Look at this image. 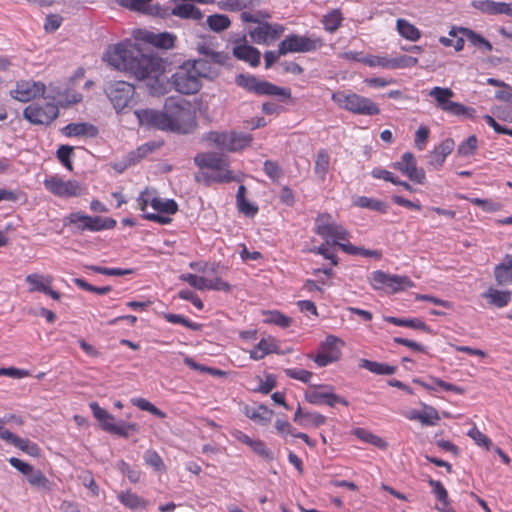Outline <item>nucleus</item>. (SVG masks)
<instances>
[{
  "label": "nucleus",
  "mask_w": 512,
  "mask_h": 512,
  "mask_svg": "<svg viewBox=\"0 0 512 512\" xmlns=\"http://www.w3.org/2000/svg\"><path fill=\"white\" fill-rule=\"evenodd\" d=\"M396 28L398 33L409 41H417L421 37L420 30L405 19H398L396 21Z\"/></svg>",
  "instance_id": "473e14b6"
},
{
  "label": "nucleus",
  "mask_w": 512,
  "mask_h": 512,
  "mask_svg": "<svg viewBox=\"0 0 512 512\" xmlns=\"http://www.w3.org/2000/svg\"><path fill=\"white\" fill-rule=\"evenodd\" d=\"M418 59L416 57L401 55L396 58H391L390 69L411 68L417 65Z\"/></svg>",
  "instance_id": "603ef678"
},
{
  "label": "nucleus",
  "mask_w": 512,
  "mask_h": 512,
  "mask_svg": "<svg viewBox=\"0 0 512 512\" xmlns=\"http://www.w3.org/2000/svg\"><path fill=\"white\" fill-rule=\"evenodd\" d=\"M139 124L148 129H158L167 131L169 121L166 117L165 111L161 112L154 109H138L134 111Z\"/></svg>",
  "instance_id": "a211bd4d"
},
{
  "label": "nucleus",
  "mask_w": 512,
  "mask_h": 512,
  "mask_svg": "<svg viewBox=\"0 0 512 512\" xmlns=\"http://www.w3.org/2000/svg\"><path fill=\"white\" fill-rule=\"evenodd\" d=\"M141 39L156 48L170 49L174 46L176 37L168 32L154 33L149 31L141 32Z\"/></svg>",
  "instance_id": "5701e85b"
},
{
  "label": "nucleus",
  "mask_w": 512,
  "mask_h": 512,
  "mask_svg": "<svg viewBox=\"0 0 512 512\" xmlns=\"http://www.w3.org/2000/svg\"><path fill=\"white\" fill-rule=\"evenodd\" d=\"M429 95L435 99L437 108L450 115L466 119L475 117L476 111L474 108L451 101L455 94L450 88L436 86L430 90Z\"/></svg>",
  "instance_id": "0eeeda50"
},
{
  "label": "nucleus",
  "mask_w": 512,
  "mask_h": 512,
  "mask_svg": "<svg viewBox=\"0 0 512 512\" xmlns=\"http://www.w3.org/2000/svg\"><path fill=\"white\" fill-rule=\"evenodd\" d=\"M15 447L19 448L23 452L27 453L30 456L38 457L40 456V448L37 444L31 442L29 439H24L18 437L16 439Z\"/></svg>",
  "instance_id": "3c124183"
},
{
  "label": "nucleus",
  "mask_w": 512,
  "mask_h": 512,
  "mask_svg": "<svg viewBox=\"0 0 512 512\" xmlns=\"http://www.w3.org/2000/svg\"><path fill=\"white\" fill-rule=\"evenodd\" d=\"M477 147L478 139L475 135H471L458 146L457 152L461 156H471L475 153Z\"/></svg>",
  "instance_id": "8fccbe9b"
},
{
  "label": "nucleus",
  "mask_w": 512,
  "mask_h": 512,
  "mask_svg": "<svg viewBox=\"0 0 512 512\" xmlns=\"http://www.w3.org/2000/svg\"><path fill=\"white\" fill-rule=\"evenodd\" d=\"M105 93L115 110L120 112L133 102L135 88L126 81H112L107 83Z\"/></svg>",
  "instance_id": "9d476101"
},
{
  "label": "nucleus",
  "mask_w": 512,
  "mask_h": 512,
  "mask_svg": "<svg viewBox=\"0 0 512 512\" xmlns=\"http://www.w3.org/2000/svg\"><path fill=\"white\" fill-rule=\"evenodd\" d=\"M323 45V39L315 35L291 34L280 42L279 54L313 52Z\"/></svg>",
  "instance_id": "1a4fd4ad"
},
{
  "label": "nucleus",
  "mask_w": 512,
  "mask_h": 512,
  "mask_svg": "<svg viewBox=\"0 0 512 512\" xmlns=\"http://www.w3.org/2000/svg\"><path fill=\"white\" fill-rule=\"evenodd\" d=\"M170 14L182 19H192L195 21L202 20L204 16L198 7L189 3L177 4L172 8Z\"/></svg>",
  "instance_id": "cd10ccee"
},
{
  "label": "nucleus",
  "mask_w": 512,
  "mask_h": 512,
  "mask_svg": "<svg viewBox=\"0 0 512 512\" xmlns=\"http://www.w3.org/2000/svg\"><path fill=\"white\" fill-rule=\"evenodd\" d=\"M332 100L339 107L354 114L373 116L380 113V109L371 99L356 93L335 92Z\"/></svg>",
  "instance_id": "423d86ee"
},
{
  "label": "nucleus",
  "mask_w": 512,
  "mask_h": 512,
  "mask_svg": "<svg viewBox=\"0 0 512 512\" xmlns=\"http://www.w3.org/2000/svg\"><path fill=\"white\" fill-rule=\"evenodd\" d=\"M392 167L415 183L422 184L425 180V171L417 167L416 158L411 152H405L401 160L393 163Z\"/></svg>",
  "instance_id": "f3484780"
},
{
  "label": "nucleus",
  "mask_w": 512,
  "mask_h": 512,
  "mask_svg": "<svg viewBox=\"0 0 512 512\" xmlns=\"http://www.w3.org/2000/svg\"><path fill=\"white\" fill-rule=\"evenodd\" d=\"M151 0H120L119 3L133 11L144 12L149 15L165 17L167 16L168 9L161 8L159 5H150Z\"/></svg>",
  "instance_id": "412c9836"
},
{
  "label": "nucleus",
  "mask_w": 512,
  "mask_h": 512,
  "mask_svg": "<svg viewBox=\"0 0 512 512\" xmlns=\"http://www.w3.org/2000/svg\"><path fill=\"white\" fill-rule=\"evenodd\" d=\"M164 111L169 121L167 131L189 134L196 127L195 117L189 102L182 98L169 97L164 104Z\"/></svg>",
  "instance_id": "f03ea898"
},
{
  "label": "nucleus",
  "mask_w": 512,
  "mask_h": 512,
  "mask_svg": "<svg viewBox=\"0 0 512 512\" xmlns=\"http://www.w3.org/2000/svg\"><path fill=\"white\" fill-rule=\"evenodd\" d=\"M355 435L359 439H361L369 444H372L380 449H385L387 447V442L384 439H382L381 437H379L377 435L370 433L369 431H367L365 429H362V428L356 429Z\"/></svg>",
  "instance_id": "49530a36"
},
{
  "label": "nucleus",
  "mask_w": 512,
  "mask_h": 512,
  "mask_svg": "<svg viewBox=\"0 0 512 512\" xmlns=\"http://www.w3.org/2000/svg\"><path fill=\"white\" fill-rule=\"evenodd\" d=\"M111 434L118 435L120 437L127 438L130 433H136L139 431V425L136 423H130L123 420L118 421L111 426Z\"/></svg>",
  "instance_id": "37998d69"
},
{
  "label": "nucleus",
  "mask_w": 512,
  "mask_h": 512,
  "mask_svg": "<svg viewBox=\"0 0 512 512\" xmlns=\"http://www.w3.org/2000/svg\"><path fill=\"white\" fill-rule=\"evenodd\" d=\"M329 168L330 156L325 149H320L316 155L314 172L321 181H324Z\"/></svg>",
  "instance_id": "72a5a7b5"
},
{
  "label": "nucleus",
  "mask_w": 512,
  "mask_h": 512,
  "mask_svg": "<svg viewBox=\"0 0 512 512\" xmlns=\"http://www.w3.org/2000/svg\"><path fill=\"white\" fill-rule=\"evenodd\" d=\"M251 448L256 454L267 461H272L274 459L273 453L266 447L265 443L260 440H255Z\"/></svg>",
  "instance_id": "774afa93"
},
{
  "label": "nucleus",
  "mask_w": 512,
  "mask_h": 512,
  "mask_svg": "<svg viewBox=\"0 0 512 512\" xmlns=\"http://www.w3.org/2000/svg\"><path fill=\"white\" fill-rule=\"evenodd\" d=\"M342 20L341 12L335 9L323 17L322 23L327 31L334 32L340 27Z\"/></svg>",
  "instance_id": "de8ad7c7"
},
{
  "label": "nucleus",
  "mask_w": 512,
  "mask_h": 512,
  "mask_svg": "<svg viewBox=\"0 0 512 512\" xmlns=\"http://www.w3.org/2000/svg\"><path fill=\"white\" fill-rule=\"evenodd\" d=\"M43 184L49 192L59 197H76L82 193L79 182L75 180L64 181L58 176L46 178Z\"/></svg>",
  "instance_id": "dca6fc26"
},
{
  "label": "nucleus",
  "mask_w": 512,
  "mask_h": 512,
  "mask_svg": "<svg viewBox=\"0 0 512 512\" xmlns=\"http://www.w3.org/2000/svg\"><path fill=\"white\" fill-rule=\"evenodd\" d=\"M28 483L46 491H50L52 489V483L50 480L42 473L41 470L32 468V472L27 475Z\"/></svg>",
  "instance_id": "4c0bfd02"
},
{
  "label": "nucleus",
  "mask_w": 512,
  "mask_h": 512,
  "mask_svg": "<svg viewBox=\"0 0 512 512\" xmlns=\"http://www.w3.org/2000/svg\"><path fill=\"white\" fill-rule=\"evenodd\" d=\"M151 206L159 213L175 214L178 211V204L173 199L153 197L151 199Z\"/></svg>",
  "instance_id": "58836bf2"
},
{
  "label": "nucleus",
  "mask_w": 512,
  "mask_h": 512,
  "mask_svg": "<svg viewBox=\"0 0 512 512\" xmlns=\"http://www.w3.org/2000/svg\"><path fill=\"white\" fill-rule=\"evenodd\" d=\"M359 366L377 375H392L397 371L396 366L367 359H361Z\"/></svg>",
  "instance_id": "7c9ffc66"
},
{
  "label": "nucleus",
  "mask_w": 512,
  "mask_h": 512,
  "mask_svg": "<svg viewBox=\"0 0 512 512\" xmlns=\"http://www.w3.org/2000/svg\"><path fill=\"white\" fill-rule=\"evenodd\" d=\"M263 170L273 181L279 180L283 176L282 169L275 161L266 160Z\"/></svg>",
  "instance_id": "e2e57ef3"
},
{
  "label": "nucleus",
  "mask_w": 512,
  "mask_h": 512,
  "mask_svg": "<svg viewBox=\"0 0 512 512\" xmlns=\"http://www.w3.org/2000/svg\"><path fill=\"white\" fill-rule=\"evenodd\" d=\"M180 279L198 290H205L207 286V278L200 277L195 274H182Z\"/></svg>",
  "instance_id": "052dcab7"
},
{
  "label": "nucleus",
  "mask_w": 512,
  "mask_h": 512,
  "mask_svg": "<svg viewBox=\"0 0 512 512\" xmlns=\"http://www.w3.org/2000/svg\"><path fill=\"white\" fill-rule=\"evenodd\" d=\"M493 274L499 286L512 285V255L506 254L502 262L494 267Z\"/></svg>",
  "instance_id": "b1692460"
},
{
  "label": "nucleus",
  "mask_w": 512,
  "mask_h": 512,
  "mask_svg": "<svg viewBox=\"0 0 512 512\" xmlns=\"http://www.w3.org/2000/svg\"><path fill=\"white\" fill-rule=\"evenodd\" d=\"M428 484L432 487V493L443 505H449L448 492L440 481L432 478L428 479Z\"/></svg>",
  "instance_id": "09e8293b"
},
{
  "label": "nucleus",
  "mask_w": 512,
  "mask_h": 512,
  "mask_svg": "<svg viewBox=\"0 0 512 512\" xmlns=\"http://www.w3.org/2000/svg\"><path fill=\"white\" fill-rule=\"evenodd\" d=\"M70 224L77 225L81 231H101L105 229H112L116 226V220L112 218H103L101 216H89L82 212L70 213L67 217Z\"/></svg>",
  "instance_id": "4468645a"
},
{
  "label": "nucleus",
  "mask_w": 512,
  "mask_h": 512,
  "mask_svg": "<svg viewBox=\"0 0 512 512\" xmlns=\"http://www.w3.org/2000/svg\"><path fill=\"white\" fill-rule=\"evenodd\" d=\"M471 6L487 15H501L502 2L493 0H474Z\"/></svg>",
  "instance_id": "f704fd0d"
},
{
  "label": "nucleus",
  "mask_w": 512,
  "mask_h": 512,
  "mask_svg": "<svg viewBox=\"0 0 512 512\" xmlns=\"http://www.w3.org/2000/svg\"><path fill=\"white\" fill-rule=\"evenodd\" d=\"M206 23L212 31L220 33L230 27L231 21L227 15L213 14L207 17Z\"/></svg>",
  "instance_id": "ea45409f"
},
{
  "label": "nucleus",
  "mask_w": 512,
  "mask_h": 512,
  "mask_svg": "<svg viewBox=\"0 0 512 512\" xmlns=\"http://www.w3.org/2000/svg\"><path fill=\"white\" fill-rule=\"evenodd\" d=\"M273 352H276V345L266 339H261L260 342L250 351V357L254 360H260Z\"/></svg>",
  "instance_id": "79ce46f5"
},
{
  "label": "nucleus",
  "mask_w": 512,
  "mask_h": 512,
  "mask_svg": "<svg viewBox=\"0 0 512 512\" xmlns=\"http://www.w3.org/2000/svg\"><path fill=\"white\" fill-rule=\"evenodd\" d=\"M228 166H224L219 170H211V183H229L234 180L232 173L227 169Z\"/></svg>",
  "instance_id": "6e6d98bb"
},
{
  "label": "nucleus",
  "mask_w": 512,
  "mask_h": 512,
  "mask_svg": "<svg viewBox=\"0 0 512 512\" xmlns=\"http://www.w3.org/2000/svg\"><path fill=\"white\" fill-rule=\"evenodd\" d=\"M107 62L119 71L131 74L138 80L155 78L164 70V61L153 51L139 45L117 44L105 55Z\"/></svg>",
  "instance_id": "f257e3e1"
},
{
  "label": "nucleus",
  "mask_w": 512,
  "mask_h": 512,
  "mask_svg": "<svg viewBox=\"0 0 512 512\" xmlns=\"http://www.w3.org/2000/svg\"><path fill=\"white\" fill-rule=\"evenodd\" d=\"M328 214H322L316 219L315 232L321 236L327 244L337 245L339 248L350 255H359L361 247L354 246L350 243H340L339 240H347L349 232L341 225L330 221Z\"/></svg>",
  "instance_id": "7ed1b4c3"
},
{
  "label": "nucleus",
  "mask_w": 512,
  "mask_h": 512,
  "mask_svg": "<svg viewBox=\"0 0 512 512\" xmlns=\"http://www.w3.org/2000/svg\"><path fill=\"white\" fill-rule=\"evenodd\" d=\"M87 268L95 273L107 275V276H125L132 273L130 269L121 268H107L96 265L87 266Z\"/></svg>",
  "instance_id": "864d4df0"
},
{
  "label": "nucleus",
  "mask_w": 512,
  "mask_h": 512,
  "mask_svg": "<svg viewBox=\"0 0 512 512\" xmlns=\"http://www.w3.org/2000/svg\"><path fill=\"white\" fill-rule=\"evenodd\" d=\"M89 406L93 416L99 421L101 428L104 431L111 433V426H114L115 424L114 416L104 408L100 407L97 402H91Z\"/></svg>",
  "instance_id": "c756f323"
},
{
  "label": "nucleus",
  "mask_w": 512,
  "mask_h": 512,
  "mask_svg": "<svg viewBox=\"0 0 512 512\" xmlns=\"http://www.w3.org/2000/svg\"><path fill=\"white\" fill-rule=\"evenodd\" d=\"M117 498L123 505L130 509L145 508L148 505L147 500H144L131 491L121 492L118 494Z\"/></svg>",
  "instance_id": "e433bc0d"
},
{
  "label": "nucleus",
  "mask_w": 512,
  "mask_h": 512,
  "mask_svg": "<svg viewBox=\"0 0 512 512\" xmlns=\"http://www.w3.org/2000/svg\"><path fill=\"white\" fill-rule=\"evenodd\" d=\"M162 316L169 323L181 324L193 331H199L202 328L201 324L191 322L188 318L184 317L183 315L173 314V313H163Z\"/></svg>",
  "instance_id": "a18cd8bd"
},
{
  "label": "nucleus",
  "mask_w": 512,
  "mask_h": 512,
  "mask_svg": "<svg viewBox=\"0 0 512 512\" xmlns=\"http://www.w3.org/2000/svg\"><path fill=\"white\" fill-rule=\"evenodd\" d=\"M284 30L285 28L281 24H270L261 21L256 28L249 32V35L253 42L257 44H269L279 39Z\"/></svg>",
  "instance_id": "6ab92c4d"
},
{
  "label": "nucleus",
  "mask_w": 512,
  "mask_h": 512,
  "mask_svg": "<svg viewBox=\"0 0 512 512\" xmlns=\"http://www.w3.org/2000/svg\"><path fill=\"white\" fill-rule=\"evenodd\" d=\"M132 403L143 411L150 412L154 416L164 418L165 413L144 398H134Z\"/></svg>",
  "instance_id": "5fc2aeb1"
},
{
  "label": "nucleus",
  "mask_w": 512,
  "mask_h": 512,
  "mask_svg": "<svg viewBox=\"0 0 512 512\" xmlns=\"http://www.w3.org/2000/svg\"><path fill=\"white\" fill-rule=\"evenodd\" d=\"M284 373L286 374L287 377L299 380L303 383H309L310 379L313 376L312 372L304 369L288 368L284 370Z\"/></svg>",
  "instance_id": "680f3d73"
},
{
  "label": "nucleus",
  "mask_w": 512,
  "mask_h": 512,
  "mask_svg": "<svg viewBox=\"0 0 512 512\" xmlns=\"http://www.w3.org/2000/svg\"><path fill=\"white\" fill-rule=\"evenodd\" d=\"M272 415L273 411L265 405H258L257 407L246 408V416L251 420L263 425L270 422Z\"/></svg>",
  "instance_id": "2f4dec72"
},
{
  "label": "nucleus",
  "mask_w": 512,
  "mask_h": 512,
  "mask_svg": "<svg viewBox=\"0 0 512 512\" xmlns=\"http://www.w3.org/2000/svg\"><path fill=\"white\" fill-rule=\"evenodd\" d=\"M190 67V61L181 65L171 77L175 90L181 94H195L201 88V81Z\"/></svg>",
  "instance_id": "9b49d317"
},
{
  "label": "nucleus",
  "mask_w": 512,
  "mask_h": 512,
  "mask_svg": "<svg viewBox=\"0 0 512 512\" xmlns=\"http://www.w3.org/2000/svg\"><path fill=\"white\" fill-rule=\"evenodd\" d=\"M267 323L275 324L279 327H289L292 319L280 313L279 311L270 312L265 320Z\"/></svg>",
  "instance_id": "bf43d9fd"
},
{
  "label": "nucleus",
  "mask_w": 512,
  "mask_h": 512,
  "mask_svg": "<svg viewBox=\"0 0 512 512\" xmlns=\"http://www.w3.org/2000/svg\"><path fill=\"white\" fill-rule=\"evenodd\" d=\"M46 87L42 82L36 81H18L14 90L10 92L12 98L21 101L28 102L37 97L43 96Z\"/></svg>",
  "instance_id": "aec40b11"
},
{
  "label": "nucleus",
  "mask_w": 512,
  "mask_h": 512,
  "mask_svg": "<svg viewBox=\"0 0 512 512\" xmlns=\"http://www.w3.org/2000/svg\"><path fill=\"white\" fill-rule=\"evenodd\" d=\"M194 163L201 169L219 170L224 166H228L225 157L216 152H202L194 157Z\"/></svg>",
  "instance_id": "4be33fe9"
},
{
  "label": "nucleus",
  "mask_w": 512,
  "mask_h": 512,
  "mask_svg": "<svg viewBox=\"0 0 512 512\" xmlns=\"http://www.w3.org/2000/svg\"><path fill=\"white\" fill-rule=\"evenodd\" d=\"M344 342L334 336L328 335L324 341L321 342L318 354L313 358L314 362L320 366L325 367L333 362H336L341 357V349Z\"/></svg>",
  "instance_id": "2eb2a0df"
},
{
  "label": "nucleus",
  "mask_w": 512,
  "mask_h": 512,
  "mask_svg": "<svg viewBox=\"0 0 512 512\" xmlns=\"http://www.w3.org/2000/svg\"><path fill=\"white\" fill-rule=\"evenodd\" d=\"M235 83L248 92L257 95L291 97L290 89L276 86L265 80H259L253 75L239 74L235 79Z\"/></svg>",
  "instance_id": "6e6552de"
},
{
  "label": "nucleus",
  "mask_w": 512,
  "mask_h": 512,
  "mask_svg": "<svg viewBox=\"0 0 512 512\" xmlns=\"http://www.w3.org/2000/svg\"><path fill=\"white\" fill-rule=\"evenodd\" d=\"M146 464L153 467L156 471L165 470V465L160 455L154 450H148L144 454Z\"/></svg>",
  "instance_id": "4d7b16f0"
},
{
  "label": "nucleus",
  "mask_w": 512,
  "mask_h": 512,
  "mask_svg": "<svg viewBox=\"0 0 512 512\" xmlns=\"http://www.w3.org/2000/svg\"><path fill=\"white\" fill-rule=\"evenodd\" d=\"M204 58L190 61V67L199 79H215L220 74V67L225 65L229 56L225 52H216L204 45L198 48Z\"/></svg>",
  "instance_id": "39448f33"
},
{
  "label": "nucleus",
  "mask_w": 512,
  "mask_h": 512,
  "mask_svg": "<svg viewBox=\"0 0 512 512\" xmlns=\"http://www.w3.org/2000/svg\"><path fill=\"white\" fill-rule=\"evenodd\" d=\"M233 55L239 60L248 62L252 67H257L260 64L261 53L253 46L246 44L235 46Z\"/></svg>",
  "instance_id": "bb28decb"
},
{
  "label": "nucleus",
  "mask_w": 512,
  "mask_h": 512,
  "mask_svg": "<svg viewBox=\"0 0 512 512\" xmlns=\"http://www.w3.org/2000/svg\"><path fill=\"white\" fill-rule=\"evenodd\" d=\"M370 283L375 289L386 288L391 293H396L405 288L414 286V283L407 276L388 274L380 270L372 273Z\"/></svg>",
  "instance_id": "ddd939ff"
},
{
  "label": "nucleus",
  "mask_w": 512,
  "mask_h": 512,
  "mask_svg": "<svg viewBox=\"0 0 512 512\" xmlns=\"http://www.w3.org/2000/svg\"><path fill=\"white\" fill-rule=\"evenodd\" d=\"M72 154L73 147L68 145H61L57 150L58 160L70 171L73 169V165L70 160Z\"/></svg>",
  "instance_id": "13d9d810"
},
{
  "label": "nucleus",
  "mask_w": 512,
  "mask_h": 512,
  "mask_svg": "<svg viewBox=\"0 0 512 512\" xmlns=\"http://www.w3.org/2000/svg\"><path fill=\"white\" fill-rule=\"evenodd\" d=\"M253 138L250 134L235 131H209L202 135L201 141L221 152H237L249 146Z\"/></svg>",
  "instance_id": "20e7f679"
},
{
  "label": "nucleus",
  "mask_w": 512,
  "mask_h": 512,
  "mask_svg": "<svg viewBox=\"0 0 512 512\" xmlns=\"http://www.w3.org/2000/svg\"><path fill=\"white\" fill-rule=\"evenodd\" d=\"M117 468L124 474L127 475L128 479L132 483H137L140 480L141 473L138 470L132 469L128 463L124 460H120L117 463Z\"/></svg>",
  "instance_id": "0e129e2a"
},
{
  "label": "nucleus",
  "mask_w": 512,
  "mask_h": 512,
  "mask_svg": "<svg viewBox=\"0 0 512 512\" xmlns=\"http://www.w3.org/2000/svg\"><path fill=\"white\" fill-rule=\"evenodd\" d=\"M241 20L245 23H257L260 24L262 19L270 18L269 13L263 11H257L255 13L243 11L241 13Z\"/></svg>",
  "instance_id": "338daca9"
},
{
  "label": "nucleus",
  "mask_w": 512,
  "mask_h": 512,
  "mask_svg": "<svg viewBox=\"0 0 512 512\" xmlns=\"http://www.w3.org/2000/svg\"><path fill=\"white\" fill-rule=\"evenodd\" d=\"M62 133L67 137L93 138L98 135V129L90 123H70L62 129Z\"/></svg>",
  "instance_id": "a878e982"
},
{
  "label": "nucleus",
  "mask_w": 512,
  "mask_h": 512,
  "mask_svg": "<svg viewBox=\"0 0 512 512\" xmlns=\"http://www.w3.org/2000/svg\"><path fill=\"white\" fill-rule=\"evenodd\" d=\"M322 390H317L315 388L309 389L305 393V399L314 405H322L325 404V399L327 398L328 391L331 389L330 386H320Z\"/></svg>",
  "instance_id": "c03bdc74"
},
{
  "label": "nucleus",
  "mask_w": 512,
  "mask_h": 512,
  "mask_svg": "<svg viewBox=\"0 0 512 512\" xmlns=\"http://www.w3.org/2000/svg\"><path fill=\"white\" fill-rule=\"evenodd\" d=\"M58 115V107L51 102H34L23 111L24 118L35 125H49Z\"/></svg>",
  "instance_id": "f8f14e48"
},
{
  "label": "nucleus",
  "mask_w": 512,
  "mask_h": 512,
  "mask_svg": "<svg viewBox=\"0 0 512 512\" xmlns=\"http://www.w3.org/2000/svg\"><path fill=\"white\" fill-rule=\"evenodd\" d=\"M159 146L155 142H147L128 155L129 164H135L154 152Z\"/></svg>",
  "instance_id": "a19ab883"
},
{
  "label": "nucleus",
  "mask_w": 512,
  "mask_h": 512,
  "mask_svg": "<svg viewBox=\"0 0 512 512\" xmlns=\"http://www.w3.org/2000/svg\"><path fill=\"white\" fill-rule=\"evenodd\" d=\"M488 304L497 308L506 307L512 300V291L490 287L481 294Z\"/></svg>",
  "instance_id": "393cba45"
},
{
  "label": "nucleus",
  "mask_w": 512,
  "mask_h": 512,
  "mask_svg": "<svg viewBox=\"0 0 512 512\" xmlns=\"http://www.w3.org/2000/svg\"><path fill=\"white\" fill-rule=\"evenodd\" d=\"M458 32L463 35L473 46L478 48L480 51L483 52H490L493 49L492 44L484 38L482 35L476 33L475 31L469 29L460 27L458 28Z\"/></svg>",
  "instance_id": "c85d7f7f"
},
{
  "label": "nucleus",
  "mask_w": 512,
  "mask_h": 512,
  "mask_svg": "<svg viewBox=\"0 0 512 512\" xmlns=\"http://www.w3.org/2000/svg\"><path fill=\"white\" fill-rule=\"evenodd\" d=\"M467 435L472 438L477 445L485 447L487 450L489 449L491 445L490 439L483 434L481 431H479L476 427H473L470 429L467 433Z\"/></svg>",
  "instance_id": "69168bd1"
},
{
  "label": "nucleus",
  "mask_w": 512,
  "mask_h": 512,
  "mask_svg": "<svg viewBox=\"0 0 512 512\" xmlns=\"http://www.w3.org/2000/svg\"><path fill=\"white\" fill-rule=\"evenodd\" d=\"M354 204L358 207H361V208H367V209H370V210H373V211H378V212H381V213H386L388 211V204L381 201V200H377V199H374V198H369V197H366V196H360L358 197L355 201H354Z\"/></svg>",
  "instance_id": "c9c22d12"
}]
</instances>
